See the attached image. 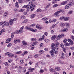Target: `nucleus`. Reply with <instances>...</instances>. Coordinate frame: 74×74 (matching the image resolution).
Listing matches in <instances>:
<instances>
[{"label": "nucleus", "instance_id": "obj_12", "mask_svg": "<svg viewBox=\"0 0 74 74\" xmlns=\"http://www.w3.org/2000/svg\"><path fill=\"white\" fill-rule=\"evenodd\" d=\"M11 41V38H8L6 41V43H8Z\"/></svg>", "mask_w": 74, "mask_h": 74}, {"label": "nucleus", "instance_id": "obj_61", "mask_svg": "<svg viewBox=\"0 0 74 74\" xmlns=\"http://www.w3.org/2000/svg\"><path fill=\"white\" fill-rule=\"evenodd\" d=\"M72 12L73 11L72 10H71L68 12V14H69V15L70 14H71Z\"/></svg>", "mask_w": 74, "mask_h": 74}, {"label": "nucleus", "instance_id": "obj_41", "mask_svg": "<svg viewBox=\"0 0 74 74\" xmlns=\"http://www.w3.org/2000/svg\"><path fill=\"white\" fill-rule=\"evenodd\" d=\"M69 67L70 68H71V69H74V65L72 64H70L69 66Z\"/></svg>", "mask_w": 74, "mask_h": 74}, {"label": "nucleus", "instance_id": "obj_15", "mask_svg": "<svg viewBox=\"0 0 74 74\" xmlns=\"http://www.w3.org/2000/svg\"><path fill=\"white\" fill-rule=\"evenodd\" d=\"M31 29L32 28L30 27L29 25L27 26L26 27V29L27 30H28L31 31Z\"/></svg>", "mask_w": 74, "mask_h": 74}, {"label": "nucleus", "instance_id": "obj_21", "mask_svg": "<svg viewBox=\"0 0 74 74\" xmlns=\"http://www.w3.org/2000/svg\"><path fill=\"white\" fill-rule=\"evenodd\" d=\"M22 42L23 45L26 46L27 44V43L25 40L23 41Z\"/></svg>", "mask_w": 74, "mask_h": 74}, {"label": "nucleus", "instance_id": "obj_64", "mask_svg": "<svg viewBox=\"0 0 74 74\" xmlns=\"http://www.w3.org/2000/svg\"><path fill=\"white\" fill-rule=\"evenodd\" d=\"M70 49H71V50H73L74 51V47H71L70 48Z\"/></svg>", "mask_w": 74, "mask_h": 74}, {"label": "nucleus", "instance_id": "obj_56", "mask_svg": "<svg viewBox=\"0 0 74 74\" xmlns=\"http://www.w3.org/2000/svg\"><path fill=\"white\" fill-rule=\"evenodd\" d=\"M67 41L68 42H71L73 41L71 39H69L67 40Z\"/></svg>", "mask_w": 74, "mask_h": 74}, {"label": "nucleus", "instance_id": "obj_34", "mask_svg": "<svg viewBox=\"0 0 74 74\" xmlns=\"http://www.w3.org/2000/svg\"><path fill=\"white\" fill-rule=\"evenodd\" d=\"M33 3V1H30L28 4V6H30L32 4H32Z\"/></svg>", "mask_w": 74, "mask_h": 74}, {"label": "nucleus", "instance_id": "obj_27", "mask_svg": "<svg viewBox=\"0 0 74 74\" xmlns=\"http://www.w3.org/2000/svg\"><path fill=\"white\" fill-rule=\"evenodd\" d=\"M57 71H59L60 70V68L59 67H56L55 68V69Z\"/></svg>", "mask_w": 74, "mask_h": 74}, {"label": "nucleus", "instance_id": "obj_16", "mask_svg": "<svg viewBox=\"0 0 74 74\" xmlns=\"http://www.w3.org/2000/svg\"><path fill=\"white\" fill-rule=\"evenodd\" d=\"M30 31H31L32 32H37V30L36 29H34L32 28Z\"/></svg>", "mask_w": 74, "mask_h": 74}, {"label": "nucleus", "instance_id": "obj_13", "mask_svg": "<svg viewBox=\"0 0 74 74\" xmlns=\"http://www.w3.org/2000/svg\"><path fill=\"white\" fill-rule=\"evenodd\" d=\"M62 32H67L68 31V29L67 28H65L64 29H63L62 30Z\"/></svg>", "mask_w": 74, "mask_h": 74}, {"label": "nucleus", "instance_id": "obj_29", "mask_svg": "<svg viewBox=\"0 0 74 74\" xmlns=\"http://www.w3.org/2000/svg\"><path fill=\"white\" fill-rule=\"evenodd\" d=\"M13 22H14V21H12V20H10L9 21L10 25H12V24H13Z\"/></svg>", "mask_w": 74, "mask_h": 74}, {"label": "nucleus", "instance_id": "obj_60", "mask_svg": "<svg viewBox=\"0 0 74 74\" xmlns=\"http://www.w3.org/2000/svg\"><path fill=\"white\" fill-rule=\"evenodd\" d=\"M39 52L41 54H43V53H44V51L42 50H40L39 51Z\"/></svg>", "mask_w": 74, "mask_h": 74}, {"label": "nucleus", "instance_id": "obj_24", "mask_svg": "<svg viewBox=\"0 0 74 74\" xmlns=\"http://www.w3.org/2000/svg\"><path fill=\"white\" fill-rule=\"evenodd\" d=\"M14 56V54H11L10 53H9V54L8 56H9V57H10V58H12V57H13Z\"/></svg>", "mask_w": 74, "mask_h": 74}, {"label": "nucleus", "instance_id": "obj_51", "mask_svg": "<svg viewBox=\"0 0 74 74\" xmlns=\"http://www.w3.org/2000/svg\"><path fill=\"white\" fill-rule=\"evenodd\" d=\"M18 1L20 3H23V0H18Z\"/></svg>", "mask_w": 74, "mask_h": 74}, {"label": "nucleus", "instance_id": "obj_53", "mask_svg": "<svg viewBox=\"0 0 74 74\" xmlns=\"http://www.w3.org/2000/svg\"><path fill=\"white\" fill-rule=\"evenodd\" d=\"M11 45H12V44L11 43H9L7 46V47H10L11 46Z\"/></svg>", "mask_w": 74, "mask_h": 74}, {"label": "nucleus", "instance_id": "obj_25", "mask_svg": "<svg viewBox=\"0 0 74 74\" xmlns=\"http://www.w3.org/2000/svg\"><path fill=\"white\" fill-rule=\"evenodd\" d=\"M49 71L51 73H53L55 71V69L52 68L50 69H49Z\"/></svg>", "mask_w": 74, "mask_h": 74}, {"label": "nucleus", "instance_id": "obj_47", "mask_svg": "<svg viewBox=\"0 0 74 74\" xmlns=\"http://www.w3.org/2000/svg\"><path fill=\"white\" fill-rule=\"evenodd\" d=\"M49 23H53V20H49Z\"/></svg>", "mask_w": 74, "mask_h": 74}, {"label": "nucleus", "instance_id": "obj_3", "mask_svg": "<svg viewBox=\"0 0 74 74\" xmlns=\"http://www.w3.org/2000/svg\"><path fill=\"white\" fill-rule=\"evenodd\" d=\"M63 11V10L62 9H58V11L57 12H56L54 14V15H58L61 12H62Z\"/></svg>", "mask_w": 74, "mask_h": 74}, {"label": "nucleus", "instance_id": "obj_14", "mask_svg": "<svg viewBox=\"0 0 74 74\" xmlns=\"http://www.w3.org/2000/svg\"><path fill=\"white\" fill-rule=\"evenodd\" d=\"M8 16V12H5L3 14V17L4 18H6Z\"/></svg>", "mask_w": 74, "mask_h": 74}, {"label": "nucleus", "instance_id": "obj_49", "mask_svg": "<svg viewBox=\"0 0 74 74\" xmlns=\"http://www.w3.org/2000/svg\"><path fill=\"white\" fill-rule=\"evenodd\" d=\"M23 28H24V27L23 26H22L21 27L20 29V32H22V30H23Z\"/></svg>", "mask_w": 74, "mask_h": 74}, {"label": "nucleus", "instance_id": "obj_7", "mask_svg": "<svg viewBox=\"0 0 74 74\" xmlns=\"http://www.w3.org/2000/svg\"><path fill=\"white\" fill-rule=\"evenodd\" d=\"M14 42L15 44H16V43H17L18 42H20V40L17 39H16L14 40Z\"/></svg>", "mask_w": 74, "mask_h": 74}, {"label": "nucleus", "instance_id": "obj_55", "mask_svg": "<svg viewBox=\"0 0 74 74\" xmlns=\"http://www.w3.org/2000/svg\"><path fill=\"white\" fill-rule=\"evenodd\" d=\"M1 31L2 32H3V33H4V32H5V29L3 28V29Z\"/></svg>", "mask_w": 74, "mask_h": 74}, {"label": "nucleus", "instance_id": "obj_37", "mask_svg": "<svg viewBox=\"0 0 74 74\" xmlns=\"http://www.w3.org/2000/svg\"><path fill=\"white\" fill-rule=\"evenodd\" d=\"M57 26H58V25L55 24H53L52 25V27H53V28H54V27H57Z\"/></svg>", "mask_w": 74, "mask_h": 74}, {"label": "nucleus", "instance_id": "obj_22", "mask_svg": "<svg viewBox=\"0 0 74 74\" xmlns=\"http://www.w3.org/2000/svg\"><path fill=\"white\" fill-rule=\"evenodd\" d=\"M70 6V4H68L67 5H66V6L65 7V8L67 10V9H68L69 8V7Z\"/></svg>", "mask_w": 74, "mask_h": 74}, {"label": "nucleus", "instance_id": "obj_42", "mask_svg": "<svg viewBox=\"0 0 74 74\" xmlns=\"http://www.w3.org/2000/svg\"><path fill=\"white\" fill-rule=\"evenodd\" d=\"M54 48H53V49H59V47H58V46H56H56L55 47H54Z\"/></svg>", "mask_w": 74, "mask_h": 74}, {"label": "nucleus", "instance_id": "obj_28", "mask_svg": "<svg viewBox=\"0 0 74 74\" xmlns=\"http://www.w3.org/2000/svg\"><path fill=\"white\" fill-rule=\"evenodd\" d=\"M65 25L66 27L68 28L70 27V24H69V23H65Z\"/></svg>", "mask_w": 74, "mask_h": 74}, {"label": "nucleus", "instance_id": "obj_18", "mask_svg": "<svg viewBox=\"0 0 74 74\" xmlns=\"http://www.w3.org/2000/svg\"><path fill=\"white\" fill-rule=\"evenodd\" d=\"M35 16H36V14H33L30 15V17L31 19H33V18H35Z\"/></svg>", "mask_w": 74, "mask_h": 74}, {"label": "nucleus", "instance_id": "obj_8", "mask_svg": "<svg viewBox=\"0 0 74 74\" xmlns=\"http://www.w3.org/2000/svg\"><path fill=\"white\" fill-rule=\"evenodd\" d=\"M67 3V2L66 1H64L61 3L60 4L61 5H65Z\"/></svg>", "mask_w": 74, "mask_h": 74}, {"label": "nucleus", "instance_id": "obj_43", "mask_svg": "<svg viewBox=\"0 0 74 74\" xmlns=\"http://www.w3.org/2000/svg\"><path fill=\"white\" fill-rule=\"evenodd\" d=\"M52 4H55L56 3V1L55 0H52Z\"/></svg>", "mask_w": 74, "mask_h": 74}, {"label": "nucleus", "instance_id": "obj_23", "mask_svg": "<svg viewBox=\"0 0 74 74\" xmlns=\"http://www.w3.org/2000/svg\"><path fill=\"white\" fill-rule=\"evenodd\" d=\"M32 41H36L37 40V39L35 38H32L31 39Z\"/></svg>", "mask_w": 74, "mask_h": 74}, {"label": "nucleus", "instance_id": "obj_30", "mask_svg": "<svg viewBox=\"0 0 74 74\" xmlns=\"http://www.w3.org/2000/svg\"><path fill=\"white\" fill-rule=\"evenodd\" d=\"M25 9H22L18 11V12H23V11H25Z\"/></svg>", "mask_w": 74, "mask_h": 74}, {"label": "nucleus", "instance_id": "obj_54", "mask_svg": "<svg viewBox=\"0 0 74 74\" xmlns=\"http://www.w3.org/2000/svg\"><path fill=\"white\" fill-rule=\"evenodd\" d=\"M69 44H70V45H74V42L73 41H72Z\"/></svg>", "mask_w": 74, "mask_h": 74}, {"label": "nucleus", "instance_id": "obj_52", "mask_svg": "<svg viewBox=\"0 0 74 74\" xmlns=\"http://www.w3.org/2000/svg\"><path fill=\"white\" fill-rule=\"evenodd\" d=\"M64 16H62L60 17V20H62V19H64Z\"/></svg>", "mask_w": 74, "mask_h": 74}, {"label": "nucleus", "instance_id": "obj_26", "mask_svg": "<svg viewBox=\"0 0 74 74\" xmlns=\"http://www.w3.org/2000/svg\"><path fill=\"white\" fill-rule=\"evenodd\" d=\"M56 37V36L55 35H54L51 37V40H54V39H55Z\"/></svg>", "mask_w": 74, "mask_h": 74}, {"label": "nucleus", "instance_id": "obj_19", "mask_svg": "<svg viewBox=\"0 0 74 74\" xmlns=\"http://www.w3.org/2000/svg\"><path fill=\"white\" fill-rule=\"evenodd\" d=\"M19 3L18 2H16V3H15V5L16 7L17 8H18L19 7V5L18 4Z\"/></svg>", "mask_w": 74, "mask_h": 74}, {"label": "nucleus", "instance_id": "obj_58", "mask_svg": "<svg viewBox=\"0 0 74 74\" xmlns=\"http://www.w3.org/2000/svg\"><path fill=\"white\" fill-rule=\"evenodd\" d=\"M60 47H61V48H63L64 47V45L62 43L60 45Z\"/></svg>", "mask_w": 74, "mask_h": 74}, {"label": "nucleus", "instance_id": "obj_50", "mask_svg": "<svg viewBox=\"0 0 74 74\" xmlns=\"http://www.w3.org/2000/svg\"><path fill=\"white\" fill-rule=\"evenodd\" d=\"M22 53V51H19L18 52H16V54H19V53Z\"/></svg>", "mask_w": 74, "mask_h": 74}, {"label": "nucleus", "instance_id": "obj_36", "mask_svg": "<svg viewBox=\"0 0 74 74\" xmlns=\"http://www.w3.org/2000/svg\"><path fill=\"white\" fill-rule=\"evenodd\" d=\"M67 47V46H68V47H70V44L69 43H66L64 44Z\"/></svg>", "mask_w": 74, "mask_h": 74}, {"label": "nucleus", "instance_id": "obj_62", "mask_svg": "<svg viewBox=\"0 0 74 74\" xmlns=\"http://www.w3.org/2000/svg\"><path fill=\"white\" fill-rule=\"evenodd\" d=\"M44 40L43 39V38H39L38 39V41H42V40Z\"/></svg>", "mask_w": 74, "mask_h": 74}, {"label": "nucleus", "instance_id": "obj_38", "mask_svg": "<svg viewBox=\"0 0 74 74\" xmlns=\"http://www.w3.org/2000/svg\"><path fill=\"white\" fill-rule=\"evenodd\" d=\"M4 22H0V25H2V27H3V25H4Z\"/></svg>", "mask_w": 74, "mask_h": 74}, {"label": "nucleus", "instance_id": "obj_59", "mask_svg": "<svg viewBox=\"0 0 74 74\" xmlns=\"http://www.w3.org/2000/svg\"><path fill=\"white\" fill-rule=\"evenodd\" d=\"M5 64L6 66H8V63L7 62H5Z\"/></svg>", "mask_w": 74, "mask_h": 74}, {"label": "nucleus", "instance_id": "obj_40", "mask_svg": "<svg viewBox=\"0 0 74 74\" xmlns=\"http://www.w3.org/2000/svg\"><path fill=\"white\" fill-rule=\"evenodd\" d=\"M45 41L46 42L48 43V42H49V40L47 39H46L45 40Z\"/></svg>", "mask_w": 74, "mask_h": 74}, {"label": "nucleus", "instance_id": "obj_9", "mask_svg": "<svg viewBox=\"0 0 74 74\" xmlns=\"http://www.w3.org/2000/svg\"><path fill=\"white\" fill-rule=\"evenodd\" d=\"M69 4L70 5H73L74 4V1L73 0H71L69 2Z\"/></svg>", "mask_w": 74, "mask_h": 74}, {"label": "nucleus", "instance_id": "obj_46", "mask_svg": "<svg viewBox=\"0 0 74 74\" xmlns=\"http://www.w3.org/2000/svg\"><path fill=\"white\" fill-rule=\"evenodd\" d=\"M67 39H64L63 40V42H64V44H66V43L67 42Z\"/></svg>", "mask_w": 74, "mask_h": 74}, {"label": "nucleus", "instance_id": "obj_17", "mask_svg": "<svg viewBox=\"0 0 74 74\" xmlns=\"http://www.w3.org/2000/svg\"><path fill=\"white\" fill-rule=\"evenodd\" d=\"M69 19H70V17H64V21H69Z\"/></svg>", "mask_w": 74, "mask_h": 74}, {"label": "nucleus", "instance_id": "obj_45", "mask_svg": "<svg viewBox=\"0 0 74 74\" xmlns=\"http://www.w3.org/2000/svg\"><path fill=\"white\" fill-rule=\"evenodd\" d=\"M28 21V20L25 19L23 21V23H26Z\"/></svg>", "mask_w": 74, "mask_h": 74}, {"label": "nucleus", "instance_id": "obj_31", "mask_svg": "<svg viewBox=\"0 0 74 74\" xmlns=\"http://www.w3.org/2000/svg\"><path fill=\"white\" fill-rule=\"evenodd\" d=\"M49 18H47L46 17H45V18H42V21H48V20Z\"/></svg>", "mask_w": 74, "mask_h": 74}, {"label": "nucleus", "instance_id": "obj_57", "mask_svg": "<svg viewBox=\"0 0 74 74\" xmlns=\"http://www.w3.org/2000/svg\"><path fill=\"white\" fill-rule=\"evenodd\" d=\"M58 5L57 4H55L53 5V7L54 8H55V7H58Z\"/></svg>", "mask_w": 74, "mask_h": 74}, {"label": "nucleus", "instance_id": "obj_6", "mask_svg": "<svg viewBox=\"0 0 74 74\" xmlns=\"http://www.w3.org/2000/svg\"><path fill=\"white\" fill-rule=\"evenodd\" d=\"M23 8H26L27 10H29L30 7L28 5H25L23 7Z\"/></svg>", "mask_w": 74, "mask_h": 74}, {"label": "nucleus", "instance_id": "obj_1", "mask_svg": "<svg viewBox=\"0 0 74 74\" xmlns=\"http://www.w3.org/2000/svg\"><path fill=\"white\" fill-rule=\"evenodd\" d=\"M55 53V54H56L57 53H58V51H55V49H54L53 48H52V49L50 51V53L51 54V56H54V55H53V53Z\"/></svg>", "mask_w": 74, "mask_h": 74}, {"label": "nucleus", "instance_id": "obj_32", "mask_svg": "<svg viewBox=\"0 0 74 74\" xmlns=\"http://www.w3.org/2000/svg\"><path fill=\"white\" fill-rule=\"evenodd\" d=\"M29 70L30 71V72H32L33 71V70H34V68H29Z\"/></svg>", "mask_w": 74, "mask_h": 74}, {"label": "nucleus", "instance_id": "obj_39", "mask_svg": "<svg viewBox=\"0 0 74 74\" xmlns=\"http://www.w3.org/2000/svg\"><path fill=\"white\" fill-rule=\"evenodd\" d=\"M37 43H38V42L37 41L34 42H33V44H32V46H34V45H36V44H37Z\"/></svg>", "mask_w": 74, "mask_h": 74}, {"label": "nucleus", "instance_id": "obj_11", "mask_svg": "<svg viewBox=\"0 0 74 74\" xmlns=\"http://www.w3.org/2000/svg\"><path fill=\"white\" fill-rule=\"evenodd\" d=\"M36 27L37 29H39V30H41L42 29V27H41L40 25H36Z\"/></svg>", "mask_w": 74, "mask_h": 74}, {"label": "nucleus", "instance_id": "obj_63", "mask_svg": "<svg viewBox=\"0 0 74 74\" xmlns=\"http://www.w3.org/2000/svg\"><path fill=\"white\" fill-rule=\"evenodd\" d=\"M38 54H36L34 56L35 58H38Z\"/></svg>", "mask_w": 74, "mask_h": 74}, {"label": "nucleus", "instance_id": "obj_10", "mask_svg": "<svg viewBox=\"0 0 74 74\" xmlns=\"http://www.w3.org/2000/svg\"><path fill=\"white\" fill-rule=\"evenodd\" d=\"M59 25L61 27H64L65 26V24L61 22L59 23Z\"/></svg>", "mask_w": 74, "mask_h": 74}, {"label": "nucleus", "instance_id": "obj_48", "mask_svg": "<svg viewBox=\"0 0 74 74\" xmlns=\"http://www.w3.org/2000/svg\"><path fill=\"white\" fill-rule=\"evenodd\" d=\"M37 11L38 12H40L41 11V9H38L37 10Z\"/></svg>", "mask_w": 74, "mask_h": 74}, {"label": "nucleus", "instance_id": "obj_20", "mask_svg": "<svg viewBox=\"0 0 74 74\" xmlns=\"http://www.w3.org/2000/svg\"><path fill=\"white\" fill-rule=\"evenodd\" d=\"M61 58L62 59H64L65 57H64V54L63 53H61Z\"/></svg>", "mask_w": 74, "mask_h": 74}, {"label": "nucleus", "instance_id": "obj_35", "mask_svg": "<svg viewBox=\"0 0 74 74\" xmlns=\"http://www.w3.org/2000/svg\"><path fill=\"white\" fill-rule=\"evenodd\" d=\"M20 32H21L20 30H18L16 31L14 33V34H18V33H19Z\"/></svg>", "mask_w": 74, "mask_h": 74}, {"label": "nucleus", "instance_id": "obj_2", "mask_svg": "<svg viewBox=\"0 0 74 74\" xmlns=\"http://www.w3.org/2000/svg\"><path fill=\"white\" fill-rule=\"evenodd\" d=\"M64 37V34H60L58 35V36L57 37V40H60V38H61L62 37Z\"/></svg>", "mask_w": 74, "mask_h": 74}, {"label": "nucleus", "instance_id": "obj_33", "mask_svg": "<svg viewBox=\"0 0 74 74\" xmlns=\"http://www.w3.org/2000/svg\"><path fill=\"white\" fill-rule=\"evenodd\" d=\"M20 19H25V16H23V15H21L20 16Z\"/></svg>", "mask_w": 74, "mask_h": 74}, {"label": "nucleus", "instance_id": "obj_4", "mask_svg": "<svg viewBox=\"0 0 74 74\" xmlns=\"http://www.w3.org/2000/svg\"><path fill=\"white\" fill-rule=\"evenodd\" d=\"M4 22H5L4 23V24L3 25V27H4L5 26H8L10 25V23L8 22L4 21Z\"/></svg>", "mask_w": 74, "mask_h": 74}, {"label": "nucleus", "instance_id": "obj_44", "mask_svg": "<svg viewBox=\"0 0 74 74\" xmlns=\"http://www.w3.org/2000/svg\"><path fill=\"white\" fill-rule=\"evenodd\" d=\"M50 5H51V3H49L47 6H46V8H49L50 7Z\"/></svg>", "mask_w": 74, "mask_h": 74}, {"label": "nucleus", "instance_id": "obj_5", "mask_svg": "<svg viewBox=\"0 0 74 74\" xmlns=\"http://www.w3.org/2000/svg\"><path fill=\"white\" fill-rule=\"evenodd\" d=\"M29 8H30L31 9V11H32L34 9V7H35V5L34 4H32L30 6H29Z\"/></svg>", "mask_w": 74, "mask_h": 74}]
</instances>
